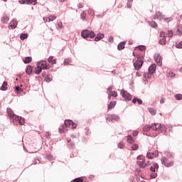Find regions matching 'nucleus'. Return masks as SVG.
<instances>
[{
	"label": "nucleus",
	"instance_id": "nucleus-1",
	"mask_svg": "<svg viewBox=\"0 0 182 182\" xmlns=\"http://www.w3.org/2000/svg\"><path fill=\"white\" fill-rule=\"evenodd\" d=\"M7 113H8V116L11 117L14 124H20L21 126H23V124H25V118L15 114L12 109L8 108Z\"/></svg>",
	"mask_w": 182,
	"mask_h": 182
},
{
	"label": "nucleus",
	"instance_id": "nucleus-2",
	"mask_svg": "<svg viewBox=\"0 0 182 182\" xmlns=\"http://www.w3.org/2000/svg\"><path fill=\"white\" fill-rule=\"evenodd\" d=\"M66 127H71V129H76L77 125L74 123L73 121L70 119H66L64 122V125H63V128L59 129L60 133H65L68 129Z\"/></svg>",
	"mask_w": 182,
	"mask_h": 182
},
{
	"label": "nucleus",
	"instance_id": "nucleus-3",
	"mask_svg": "<svg viewBox=\"0 0 182 182\" xmlns=\"http://www.w3.org/2000/svg\"><path fill=\"white\" fill-rule=\"evenodd\" d=\"M81 36L84 39H87V38H90L91 39H93V38L96 36V34L92 31L83 30L81 32Z\"/></svg>",
	"mask_w": 182,
	"mask_h": 182
},
{
	"label": "nucleus",
	"instance_id": "nucleus-4",
	"mask_svg": "<svg viewBox=\"0 0 182 182\" xmlns=\"http://www.w3.org/2000/svg\"><path fill=\"white\" fill-rule=\"evenodd\" d=\"M144 159H145V157L143 156V155H139L136 158V160H138L136 161V164L140 167V168H146V165H145L146 160Z\"/></svg>",
	"mask_w": 182,
	"mask_h": 182
},
{
	"label": "nucleus",
	"instance_id": "nucleus-5",
	"mask_svg": "<svg viewBox=\"0 0 182 182\" xmlns=\"http://www.w3.org/2000/svg\"><path fill=\"white\" fill-rule=\"evenodd\" d=\"M121 95L125 100L126 102H130V100H132V95H130L124 90H121Z\"/></svg>",
	"mask_w": 182,
	"mask_h": 182
},
{
	"label": "nucleus",
	"instance_id": "nucleus-6",
	"mask_svg": "<svg viewBox=\"0 0 182 182\" xmlns=\"http://www.w3.org/2000/svg\"><path fill=\"white\" fill-rule=\"evenodd\" d=\"M154 60L158 66H161V65H163V58H161L160 54H155Z\"/></svg>",
	"mask_w": 182,
	"mask_h": 182
},
{
	"label": "nucleus",
	"instance_id": "nucleus-7",
	"mask_svg": "<svg viewBox=\"0 0 182 182\" xmlns=\"http://www.w3.org/2000/svg\"><path fill=\"white\" fill-rule=\"evenodd\" d=\"M134 66L135 70H140V69L141 68V66H143V60H136L134 63Z\"/></svg>",
	"mask_w": 182,
	"mask_h": 182
},
{
	"label": "nucleus",
	"instance_id": "nucleus-8",
	"mask_svg": "<svg viewBox=\"0 0 182 182\" xmlns=\"http://www.w3.org/2000/svg\"><path fill=\"white\" fill-rule=\"evenodd\" d=\"M107 120H108V122H113V120H115L116 122H119V120H120V117L114 114H109L107 116Z\"/></svg>",
	"mask_w": 182,
	"mask_h": 182
},
{
	"label": "nucleus",
	"instance_id": "nucleus-9",
	"mask_svg": "<svg viewBox=\"0 0 182 182\" xmlns=\"http://www.w3.org/2000/svg\"><path fill=\"white\" fill-rule=\"evenodd\" d=\"M152 130H155V132H160L161 129V124L154 123L151 125Z\"/></svg>",
	"mask_w": 182,
	"mask_h": 182
},
{
	"label": "nucleus",
	"instance_id": "nucleus-10",
	"mask_svg": "<svg viewBox=\"0 0 182 182\" xmlns=\"http://www.w3.org/2000/svg\"><path fill=\"white\" fill-rule=\"evenodd\" d=\"M16 26H18V21L15 19H13L9 24V28H11V29H15Z\"/></svg>",
	"mask_w": 182,
	"mask_h": 182
},
{
	"label": "nucleus",
	"instance_id": "nucleus-11",
	"mask_svg": "<svg viewBox=\"0 0 182 182\" xmlns=\"http://www.w3.org/2000/svg\"><path fill=\"white\" fill-rule=\"evenodd\" d=\"M153 19H160L161 21V19H164V16L160 11H157L154 16Z\"/></svg>",
	"mask_w": 182,
	"mask_h": 182
},
{
	"label": "nucleus",
	"instance_id": "nucleus-12",
	"mask_svg": "<svg viewBox=\"0 0 182 182\" xmlns=\"http://www.w3.org/2000/svg\"><path fill=\"white\" fill-rule=\"evenodd\" d=\"M40 68L42 69H49V67H48V65L46 64V61H41L37 64Z\"/></svg>",
	"mask_w": 182,
	"mask_h": 182
},
{
	"label": "nucleus",
	"instance_id": "nucleus-13",
	"mask_svg": "<svg viewBox=\"0 0 182 182\" xmlns=\"http://www.w3.org/2000/svg\"><path fill=\"white\" fill-rule=\"evenodd\" d=\"M154 154H155V157H159V152L158 151H155V153L148 152L146 154V157H147V159H151L154 156Z\"/></svg>",
	"mask_w": 182,
	"mask_h": 182
},
{
	"label": "nucleus",
	"instance_id": "nucleus-14",
	"mask_svg": "<svg viewBox=\"0 0 182 182\" xmlns=\"http://www.w3.org/2000/svg\"><path fill=\"white\" fill-rule=\"evenodd\" d=\"M156 69H157L156 64H152L149 68V73H150V75H153V73H154V72H156Z\"/></svg>",
	"mask_w": 182,
	"mask_h": 182
},
{
	"label": "nucleus",
	"instance_id": "nucleus-15",
	"mask_svg": "<svg viewBox=\"0 0 182 182\" xmlns=\"http://www.w3.org/2000/svg\"><path fill=\"white\" fill-rule=\"evenodd\" d=\"M159 170V164L155 163L153 164L152 166L150 167V171H152V173H156Z\"/></svg>",
	"mask_w": 182,
	"mask_h": 182
},
{
	"label": "nucleus",
	"instance_id": "nucleus-16",
	"mask_svg": "<svg viewBox=\"0 0 182 182\" xmlns=\"http://www.w3.org/2000/svg\"><path fill=\"white\" fill-rule=\"evenodd\" d=\"M103 38H105L104 33H98L95 38V42H99V41H101V39H103Z\"/></svg>",
	"mask_w": 182,
	"mask_h": 182
},
{
	"label": "nucleus",
	"instance_id": "nucleus-17",
	"mask_svg": "<svg viewBox=\"0 0 182 182\" xmlns=\"http://www.w3.org/2000/svg\"><path fill=\"white\" fill-rule=\"evenodd\" d=\"M124 45H126V41H122L119 43L117 46L118 50H122V49H124Z\"/></svg>",
	"mask_w": 182,
	"mask_h": 182
},
{
	"label": "nucleus",
	"instance_id": "nucleus-18",
	"mask_svg": "<svg viewBox=\"0 0 182 182\" xmlns=\"http://www.w3.org/2000/svg\"><path fill=\"white\" fill-rule=\"evenodd\" d=\"M0 90H4V91L8 90V82L6 81H4L3 82V85L0 87Z\"/></svg>",
	"mask_w": 182,
	"mask_h": 182
},
{
	"label": "nucleus",
	"instance_id": "nucleus-19",
	"mask_svg": "<svg viewBox=\"0 0 182 182\" xmlns=\"http://www.w3.org/2000/svg\"><path fill=\"white\" fill-rule=\"evenodd\" d=\"M176 34L178 36H182V26L178 25L177 27Z\"/></svg>",
	"mask_w": 182,
	"mask_h": 182
},
{
	"label": "nucleus",
	"instance_id": "nucleus-20",
	"mask_svg": "<svg viewBox=\"0 0 182 182\" xmlns=\"http://www.w3.org/2000/svg\"><path fill=\"white\" fill-rule=\"evenodd\" d=\"M33 69V66H31V65L27 66L26 70V73H27V75H31L32 73Z\"/></svg>",
	"mask_w": 182,
	"mask_h": 182
},
{
	"label": "nucleus",
	"instance_id": "nucleus-21",
	"mask_svg": "<svg viewBox=\"0 0 182 182\" xmlns=\"http://www.w3.org/2000/svg\"><path fill=\"white\" fill-rule=\"evenodd\" d=\"M48 62L52 63V65H56V59H53V56H50L48 59Z\"/></svg>",
	"mask_w": 182,
	"mask_h": 182
},
{
	"label": "nucleus",
	"instance_id": "nucleus-22",
	"mask_svg": "<svg viewBox=\"0 0 182 182\" xmlns=\"http://www.w3.org/2000/svg\"><path fill=\"white\" fill-rule=\"evenodd\" d=\"M132 103H138V105H143V101L139 98H134L132 100Z\"/></svg>",
	"mask_w": 182,
	"mask_h": 182
},
{
	"label": "nucleus",
	"instance_id": "nucleus-23",
	"mask_svg": "<svg viewBox=\"0 0 182 182\" xmlns=\"http://www.w3.org/2000/svg\"><path fill=\"white\" fill-rule=\"evenodd\" d=\"M165 156H166V157H168L169 159H174V154L171 153L169 151H165L164 152Z\"/></svg>",
	"mask_w": 182,
	"mask_h": 182
},
{
	"label": "nucleus",
	"instance_id": "nucleus-24",
	"mask_svg": "<svg viewBox=\"0 0 182 182\" xmlns=\"http://www.w3.org/2000/svg\"><path fill=\"white\" fill-rule=\"evenodd\" d=\"M149 25L151 26V28H157V23L156 21H148Z\"/></svg>",
	"mask_w": 182,
	"mask_h": 182
},
{
	"label": "nucleus",
	"instance_id": "nucleus-25",
	"mask_svg": "<svg viewBox=\"0 0 182 182\" xmlns=\"http://www.w3.org/2000/svg\"><path fill=\"white\" fill-rule=\"evenodd\" d=\"M127 143H129V144H133V136H132V135H128L127 137Z\"/></svg>",
	"mask_w": 182,
	"mask_h": 182
},
{
	"label": "nucleus",
	"instance_id": "nucleus-26",
	"mask_svg": "<svg viewBox=\"0 0 182 182\" xmlns=\"http://www.w3.org/2000/svg\"><path fill=\"white\" fill-rule=\"evenodd\" d=\"M151 129V126L150 125H145L143 127V132H150Z\"/></svg>",
	"mask_w": 182,
	"mask_h": 182
},
{
	"label": "nucleus",
	"instance_id": "nucleus-27",
	"mask_svg": "<svg viewBox=\"0 0 182 182\" xmlns=\"http://www.w3.org/2000/svg\"><path fill=\"white\" fill-rule=\"evenodd\" d=\"M41 72H42V68L37 64V68H36L35 73L36 75H39V73H41Z\"/></svg>",
	"mask_w": 182,
	"mask_h": 182
},
{
	"label": "nucleus",
	"instance_id": "nucleus-28",
	"mask_svg": "<svg viewBox=\"0 0 182 182\" xmlns=\"http://www.w3.org/2000/svg\"><path fill=\"white\" fill-rule=\"evenodd\" d=\"M114 106H116V102L112 101L108 105V109H113V107H114Z\"/></svg>",
	"mask_w": 182,
	"mask_h": 182
},
{
	"label": "nucleus",
	"instance_id": "nucleus-29",
	"mask_svg": "<svg viewBox=\"0 0 182 182\" xmlns=\"http://www.w3.org/2000/svg\"><path fill=\"white\" fill-rule=\"evenodd\" d=\"M28 38V33H21L20 36V39L21 41H25Z\"/></svg>",
	"mask_w": 182,
	"mask_h": 182
},
{
	"label": "nucleus",
	"instance_id": "nucleus-30",
	"mask_svg": "<svg viewBox=\"0 0 182 182\" xmlns=\"http://www.w3.org/2000/svg\"><path fill=\"white\" fill-rule=\"evenodd\" d=\"M148 109H149V113L154 116L157 113V111L156 109H154V108H148Z\"/></svg>",
	"mask_w": 182,
	"mask_h": 182
},
{
	"label": "nucleus",
	"instance_id": "nucleus-31",
	"mask_svg": "<svg viewBox=\"0 0 182 182\" xmlns=\"http://www.w3.org/2000/svg\"><path fill=\"white\" fill-rule=\"evenodd\" d=\"M8 21H9V17H8V16H4L1 18L2 23H6V22H8Z\"/></svg>",
	"mask_w": 182,
	"mask_h": 182
},
{
	"label": "nucleus",
	"instance_id": "nucleus-32",
	"mask_svg": "<svg viewBox=\"0 0 182 182\" xmlns=\"http://www.w3.org/2000/svg\"><path fill=\"white\" fill-rule=\"evenodd\" d=\"M166 131H167V127H166L165 125H161V129L159 132H161V133H166Z\"/></svg>",
	"mask_w": 182,
	"mask_h": 182
},
{
	"label": "nucleus",
	"instance_id": "nucleus-33",
	"mask_svg": "<svg viewBox=\"0 0 182 182\" xmlns=\"http://www.w3.org/2000/svg\"><path fill=\"white\" fill-rule=\"evenodd\" d=\"M24 63H31L32 62V57H26Z\"/></svg>",
	"mask_w": 182,
	"mask_h": 182
},
{
	"label": "nucleus",
	"instance_id": "nucleus-34",
	"mask_svg": "<svg viewBox=\"0 0 182 182\" xmlns=\"http://www.w3.org/2000/svg\"><path fill=\"white\" fill-rule=\"evenodd\" d=\"M159 43L160 45H166V43H167V41L166 38H161L159 40Z\"/></svg>",
	"mask_w": 182,
	"mask_h": 182
},
{
	"label": "nucleus",
	"instance_id": "nucleus-35",
	"mask_svg": "<svg viewBox=\"0 0 182 182\" xmlns=\"http://www.w3.org/2000/svg\"><path fill=\"white\" fill-rule=\"evenodd\" d=\"M80 16H81V19H82V21H85V20L86 19V12L82 11V12L81 13Z\"/></svg>",
	"mask_w": 182,
	"mask_h": 182
},
{
	"label": "nucleus",
	"instance_id": "nucleus-36",
	"mask_svg": "<svg viewBox=\"0 0 182 182\" xmlns=\"http://www.w3.org/2000/svg\"><path fill=\"white\" fill-rule=\"evenodd\" d=\"M166 163H167V159L166 158V156H164L161 158V164L166 166Z\"/></svg>",
	"mask_w": 182,
	"mask_h": 182
},
{
	"label": "nucleus",
	"instance_id": "nucleus-37",
	"mask_svg": "<svg viewBox=\"0 0 182 182\" xmlns=\"http://www.w3.org/2000/svg\"><path fill=\"white\" fill-rule=\"evenodd\" d=\"M55 19H56V16H48L49 22H52V21H55Z\"/></svg>",
	"mask_w": 182,
	"mask_h": 182
},
{
	"label": "nucleus",
	"instance_id": "nucleus-38",
	"mask_svg": "<svg viewBox=\"0 0 182 182\" xmlns=\"http://www.w3.org/2000/svg\"><path fill=\"white\" fill-rule=\"evenodd\" d=\"M45 80L46 82H48V83H49V82H52V78L50 77V75H46L45 77Z\"/></svg>",
	"mask_w": 182,
	"mask_h": 182
},
{
	"label": "nucleus",
	"instance_id": "nucleus-39",
	"mask_svg": "<svg viewBox=\"0 0 182 182\" xmlns=\"http://www.w3.org/2000/svg\"><path fill=\"white\" fill-rule=\"evenodd\" d=\"M164 22H166V23H168V22H171V21H173V17L164 18Z\"/></svg>",
	"mask_w": 182,
	"mask_h": 182
},
{
	"label": "nucleus",
	"instance_id": "nucleus-40",
	"mask_svg": "<svg viewBox=\"0 0 182 182\" xmlns=\"http://www.w3.org/2000/svg\"><path fill=\"white\" fill-rule=\"evenodd\" d=\"M28 4H31V5H36L37 0H27Z\"/></svg>",
	"mask_w": 182,
	"mask_h": 182
},
{
	"label": "nucleus",
	"instance_id": "nucleus-41",
	"mask_svg": "<svg viewBox=\"0 0 182 182\" xmlns=\"http://www.w3.org/2000/svg\"><path fill=\"white\" fill-rule=\"evenodd\" d=\"M173 36H174V33L173 32V31L171 30L168 31V36L169 38H173Z\"/></svg>",
	"mask_w": 182,
	"mask_h": 182
},
{
	"label": "nucleus",
	"instance_id": "nucleus-42",
	"mask_svg": "<svg viewBox=\"0 0 182 182\" xmlns=\"http://www.w3.org/2000/svg\"><path fill=\"white\" fill-rule=\"evenodd\" d=\"M175 97L176 100H182V95L181 94H177L175 95Z\"/></svg>",
	"mask_w": 182,
	"mask_h": 182
},
{
	"label": "nucleus",
	"instance_id": "nucleus-43",
	"mask_svg": "<svg viewBox=\"0 0 182 182\" xmlns=\"http://www.w3.org/2000/svg\"><path fill=\"white\" fill-rule=\"evenodd\" d=\"M132 150H138L139 149V145L137 144H134L132 146Z\"/></svg>",
	"mask_w": 182,
	"mask_h": 182
},
{
	"label": "nucleus",
	"instance_id": "nucleus-44",
	"mask_svg": "<svg viewBox=\"0 0 182 182\" xmlns=\"http://www.w3.org/2000/svg\"><path fill=\"white\" fill-rule=\"evenodd\" d=\"M138 48L139 50H141V52L146 50V46H138Z\"/></svg>",
	"mask_w": 182,
	"mask_h": 182
},
{
	"label": "nucleus",
	"instance_id": "nucleus-45",
	"mask_svg": "<svg viewBox=\"0 0 182 182\" xmlns=\"http://www.w3.org/2000/svg\"><path fill=\"white\" fill-rule=\"evenodd\" d=\"M132 4H133V0H128L127 1V8H132Z\"/></svg>",
	"mask_w": 182,
	"mask_h": 182
},
{
	"label": "nucleus",
	"instance_id": "nucleus-46",
	"mask_svg": "<svg viewBox=\"0 0 182 182\" xmlns=\"http://www.w3.org/2000/svg\"><path fill=\"white\" fill-rule=\"evenodd\" d=\"M166 167H173V166H174V161H171L170 163L166 164Z\"/></svg>",
	"mask_w": 182,
	"mask_h": 182
},
{
	"label": "nucleus",
	"instance_id": "nucleus-47",
	"mask_svg": "<svg viewBox=\"0 0 182 182\" xmlns=\"http://www.w3.org/2000/svg\"><path fill=\"white\" fill-rule=\"evenodd\" d=\"M110 93H111V96H112L113 97H117V92L112 91Z\"/></svg>",
	"mask_w": 182,
	"mask_h": 182
},
{
	"label": "nucleus",
	"instance_id": "nucleus-48",
	"mask_svg": "<svg viewBox=\"0 0 182 182\" xmlns=\"http://www.w3.org/2000/svg\"><path fill=\"white\" fill-rule=\"evenodd\" d=\"M160 38H166V33L164 31H161Z\"/></svg>",
	"mask_w": 182,
	"mask_h": 182
},
{
	"label": "nucleus",
	"instance_id": "nucleus-49",
	"mask_svg": "<svg viewBox=\"0 0 182 182\" xmlns=\"http://www.w3.org/2000/svg\"><path fill=\"white\" fill-rule=\"evenodd\" d=\"M176 48H177L178 49H181V48H182V41H181V42H179V43H178L176 44Z\"/></svg>",
	"mask_w": 182,
	"mask_h": 182
},
{
	"label": "nucleus",
	"instance_id": "nucleus-50",
	"mask_svg": "<svg viewBox=\"0 0 182 182\" xmlns=\"http://www.w3.org/2000/svg\"><path fill=\"white\" fill-rule=\"evenodd\" d=\"M73 182H83V179H82L81 178H76L75 179H74Z\"/></svg>",
	"mask_w": 182,
	"mask_h": 182
},
{
	"label": "nucleus",
	"instance_id": "nucleus-51",
	"mask_svg": "<svg viewBox=\"0 0 182 182\" xmlns=\"http://www.w3.org/2000/svg\"><path fill=\"white\" fill-rule=\"evenodd\" d=\"M144 77L145 79H149V78L150 77V73H144Z\"/></svg>",
	"mask_w": 182,
	"mask_h": 182
},
{
	"label": "nucleus",
	"instance_id": "nucleus-52",
	"mask_svg": "<svg viewBox=\"0 0 182 182\" xmlns=\"http://www.w3.org/2000/svg\"><path fill=\"white\" fill-rule=\"evenodd\" d=\"M118 147L119 149H123V147H124V144H123V142H119L118 144Z\"/></svg>",
	"mask_w": 182,
	"mask_h": 182
},
{
	"label": "nucleus",
	"instance_id": "nucleus-53",
	"mask_svg": "<svg viewBox=\"0 0 182 182\" xmlns=\"http://www.w3.org/2000/svg\"><path fill=\"white\" fill-rule=\"evenodd\" d=\"M70 63V59H65L64 60V65H69Z\"/></svg>",
	"mask_w": 182,
	"mask_h": 182
},
{
	"label": "nucleus",
	"instance_id": "nucleus-54",
	"mask_svg": "<svg viewBox=\"0 0 182 182\" xmlns=\"http://www.w3.org/2000/svg\"><path fill=\"white\" fill-rule=\"evenodd\" d=\"M45 137H46V139H50V134L48 132H46Z\"/></svg>",
	"mask_w": 182,
	"mask_h": 182
},
{
	"label": "nucleus",
	"instance_id": "nucleus-55",
	"mask_svg": "<svg viewBox=\"0 0 182 182\" xmlns=\"http://www.w3.org/2000/svg\"><path fill=\"white\" fill-rule=\"evenodd\" d=\"M47 159H48V160H53V156L48 154V155H47Z\"/></svg>",
	"mask_w": 182,
	"mask_h": 182
},
{
	"label": "nucleus",
	"instance_id": "nucleus-56",
	"mask_svg": "<svg viewBox=\"0 0 182 182\" xmlns=\"http://www.w3.org/2000/svg\"><path fill=\"white\" fill-rule=\"evenodd\" d=\"M20 4H28V0H19Z\"/></svg>",
	"mask_w": 182,
	"mask_h": 182
},
{
	"label": "nucleus",
	"instance_id": "nucleus-57",
	"mask_svg": "<svg viewBox=\"0 0 182 182\" xmlns=\"http://www.w3.org/2000/svg\"><path fill=\"white\" fill-rule=\"evenodd\" d=\"M112 90H113V87H109L107 88V93H112Z\"/></svg>",
	"mask_w": 182,
	"mask_h": 182
},
{
	"label": "nucleus",
	"instance_id": "nucleus-58",
	"mask_svg": "<svg viewBox=\"0 0 182 182\" xmlns=\"http://www.w3.org/2000/svg\"><path fill=\"white\" fill-rule=\"evenodd\" d=\"M150 177L151 178H156V177H157V173H151Z\"/></svg>",
	"mask_w": 182,
	"mask_h": 182
},
{
	"label": "nucleus",
	"instance_id": "nucleus-59",
	"mask_svg": "<svg viewBox=\"0 0 182 182\" xmlns=\"http://www.w3.org/2000/svg\"><path fill=\"white\" fill-rule=\"evenodd\" d=\"M58 27L60 28V29H62V28H63V24H62V22L58 23Z\"/></svg>",
	"mask_w": 182,
	"mask_h": 182
},
{
	"label": "nucleus",
	"instance_id": "nucleus-60",
	"mask_svg": "<svg viewBox=\"0 0 182 182\" xmlns=\"http://www.w3.org/2000/svg\"><path fill=\"white\" fill-rule=\"evenodd\" d=\"M68 147L69 149H73V147H75V144L71 143L70 144H68Z\"/></svg>",
	"mask_w": 182,
	"mask_h": 182
},
{
	"label": "nucleus",
	"instance_id": "nucleus-61",
	"mask_svg": "<svg viewBox=\"0 0 182 182\" xmlns=\"http://www.w3.org/2000/svg\"><path fill=\"white\" fill-rule=\"evenodd\" d=\"M132 134H133V136H134V137H136V136L139 134V132L134 131V132L132 133Z\"/></svg>",
	"mask_w": 182,
	"mask_h": 182
},
{
	"label": "nucleus",
	"instance_id": "nucleus-62",
	"mask_svg": "<svg viewBox=\"0 0 182 182\" xmlns=\"http://www.w3.org/2000/svg\"><path fill=\"white\" fill-rule=\"evenodd\" d=\"M169 76H170V77H174L176 76V73H169Z\"/></svg>",
	"mask_w": 182,
	"mask_h": 182
},
{
	"label": "nucleus",
	"instance_id": "nucleus-63",
	"mask_svg": "<svg viewBox=\"0 0 182 182\" xmlns=\"http://www.w3.org/2000/svg\"><path fill=\"white\" fill-rule=\"evenodd\" d=\"M43 19L44 22H49V17L48 18V17H43Z\"/></svg>",
	"mask_w": 182,
	"mask_h": 182
},
{
	"label": "nucleus",
	"instance_id": "nucleus-64",
	"mask_svg": "<svg viewBox=\"0 0 182 182\" xmlns=\"http://www.w3.org/2000/svg\"><path fill=\"white\" fill-rule=\"evenodd\" d=\"M78 8H83V3H80L78 5H77Z\"/></svg>",
	"mask_w": 182,
	"mask_h": 182
}]
</instances>
